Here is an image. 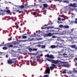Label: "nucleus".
<instances>
[{
	"instance_id": "41",
	"label": "nucleus",
	"mask_w": 77,
	"mask_h": 77,
	"mask_svg": "<svg viewBox=\"0 0 77 77\" xmlns=\"http://www.w3.org/2000/svg\"><path fill=\"white\" fill-rule=\"evenodd\" d=\"M1 14L2 15H5V13L4 12H2Z\"/></svg>"
},
{
	"instance_id": "37",
	"label": "nucleus",
	"mask_w": 77,
	"mask_h": 77,
	"mask_svg": "<svg viewBox=\"0 0 77 77\" xmlns=\"http://www.w3.org/2000/svg\"><path fill=\"white\" fill-rule=\"evenodd\" d=\"M18 13L19 14H20V13H21V12H23V11H18Z\"/></svg>"
},
{
	"instance_id": "62",
	"label": "nucleus",
	"mask_w": 77,
	"mask_h": 77,
	"mask_svg": "<svg viewBox=\"0 0 77 77\" xmlns=\"http://www.w3.org/2000/svg\"><path fill=\"white\" fill-rule=\"evenodd\" d=\"M66 19H68V17H66Z\"/></svg>"
},
{
	"instance_id": "19",
	"label": "nucleus",
	"mask_w": 77,
	"mask_h": 77,
	"mask_svg": "<svg viewBox=\"0 0 77 77\" xmlns=\"http://www.w3.org/2000/svg\"><path fill=\"white\" fill-rule=\"evenodd\" d=\"M60 28H64V26H63V25H60L59 26Z\"/></svg>"
},
{
	"instance_id": "21",
	"label": "nucleus",
	"mask_w": 77,
	"mask_h": 77,
	"mask_svg": "<svg viewBox=\"0 0 77 77\" xmlns=\"http://www.w3.org/2000/svg\"><path fill=\"white\" fill-rule=\"evenodd\" d=\"M2 49L4 50H7V49H8V48L5 47H3L2 48Z\"/></svg>"
},
{
	"instance_id": "61",
	"label": "nucleus",
	"mask_w": 77,
	"mask_h": 77,
	"mask_svg": "<svg viewBox=\"0 0 77 77\" xmlns=\"http://www.w3.org/2000/svg\"><path fill=\"white\" fill-rule=\"evenodd\" d=\"M73 30H74V29H72L71 30L72 31H73Z\"/></svg>"
},
{
	"instance_id": "46",
	"label": "nucleus",
	"mask_w": 77,
	"mask_h": 77,
	"mask_svg": "<svg viewBox=\"0 0 77 77\" xmlns=\"http://www.w3.org/2000/svg\"><path fill=\"white\" fill-rule=\"evenodd\" d=\"M38 17H42V15H41V14H39L38 15Z\"/></svg>"
},
{
	"instance_id": "16",
	"label": "nucleus",
	"mask_w": 77,
	"mask_h": 77,
	"mask_svg": "<svg viewBox=\"0 0 77 77\" xmlns=\"http://www.w3.org/2000/svg\"><path fill=\"white\" fill-rule=\"evenodd\" d=\"M46 59L47 60H48V61H49V62H51L52 63V59L50 60L48 58H46Z\"/></svg>"
},
{
	"instance_id": "43",
	"label": "nucleus",
	"mask_w": 77,
	"mask_h": 77,
	"mask_svg": "<svg viewBox=\"0 0 77 77\" xmlns=\"http://www.w3.org/2000/svg\"><path fill=\"white\" fill-rule=\"evenodd\" d=\"M36 13H39V11L36 10Z\"/></svg>"
},
{
	"instance_id": "53",
	"label": "nucleus",
	"mask_w": 77,
	"mask_h": 77,
	"mask_svg": "<svg viewBox=\"0 0 77 77\" xmlns=\"http://www.w3.org/2000/svg\"><path fill=\"white\" fill-rule=\"evenodd\" d=\"M74 72H75L76 73H77V70H74Z\"/></svg>"
},
{
	"instance_id": "32",
	"label": "nucleus",
	"mask_w": 77,
	"mask_h": 77,
	"mask_svg": "<svg viewBox=\"0 0 77 77\" xmlns=\"http://www.w3.org/2000/svg\"><path fill=\"white\" fill-rule=\"evenodd\" d=\"M49 29H53V26H49Z\"/></svg>"
},
{
	"instance_id": "22",
	"label": "nucleus",
	"mask_w": 77,
	"mask_h": 77,
	"mask_svg": "<svg viewBox=\"0 0 77 77\" xmlns=\"http://www.w3.org/2000/svg\"><path fill=\"white\" fill-rule=\"evenodd\" d=\"M13 45H17V42L16 41L13 42Z\"/></svg>"
},
{
	"instance_id": "25",
	"label": "nucleus",
	"mask_w": 77,
	"mask_h": 77,
	"mask_svg": "<svg viewBox=\"0 0 77 77\" xmlns=\"http://www.w3.org/2000/svg\"><path fill=\"white\" fill-rule=\"evenodd\" d=\"M51 66H53V67H54V68H55V67H56V66L55 64H51Z\"/></svg>"
},
{
	"instance_id": "45",
	"label": "nucleus",
	"mask_w": 77,
	"mask_h": 77,
	"mask_svg": "<svg viewBox=\"0 0 77 77\" xmlns=\"http://www.w3.org/2000/svg\"><path fill=\"white\" fill-rule=\"evenodd\" d=\"M38 3H40V2H42V1L41 0H40L38 1Z\"/></svg>"
},
{
	"instance_id": "48",
	"label": "nucleus",
	"mask_w": 77,
	"mask_h": 77,
	"mask_svg": "<svg viewBox=\"0 0 77 77\" xmlns=\"http://www.w3.org/2000/svg\"><path fill=\"white\" fill-rule=\"evenodd\" d=\"M62 72H63V74H65V73H66V72L63 71Z\"/></svg>"
},
{
	"instance_id": "52",
	"label": "nucleus",
	"mask_w": 77,
	"mask_h": 77,
	"mask_svg": "<svg viewBox=\"0 0 77 77\" xmlns=\"http://www.w3.org/2000/svg\"><path fill=\"white\" fill-rule=\"evenodd\" d=\"M40 56L41 57H42V56H43V54H40Z\"/></svg>"
},
{
	"instance_id": "57",
	"label": "nucleus",
	"mask_w": 77,
	"mask_h": 77,
	"mask_svg": "<svg viewBox=\"0 0 77 77\" xmlns=\"http://www.w3.org/2000/svg\"><path fill=\"white\" fill-rule=\"evenodd\" d=\"M45 2H41L42 3H45Z\"/></svg>"
},
{
	"instance_id": "49",
	"label": "nucleus",
	"mask_w": 77,
	"mask_h": 77,
	"mask_svg": "<svg viewBox=\"0 0 77 77\" xmlns=\"http://www.w3.org/2000/svg\"><path fill=\"white\" fill-rule=\"evenodd\" d=\"M58 1L59 2H62V0H58Z\"/></svg>"
},
{
	"instance_id": "8",
	"label": "nucleus",
	"mask_w": 77,
	"mask_h": 77,
	"mask_svg": "<svg viewBox=\"0 0 77 77\" xmlns=\"http://www.w3.org/2000/svg\"><path fill=\"white\" fill-rule=\"evenodd\" d=\"M76 5H77V4L75 3H74L73 4L71 3L69 5V6L75 8L76 7Z\"/></svg>"
},
{
	"instance_id": "34",
	"label": "nucleus",
	"mask_w": 77,
	"mask_h": 77,
	"mask_svg": "<svg viewBox=\"0 0 77 77\" xmlns=\"http://www.w3.org/2000/svg\"><path fill=\"white\" fill-rule=\"evenodd\" d=\"M37 47H41V45H37Z\"/></svg>"
},
{
	"instance_id": "6",
	"label": "nucleus",
	"mask_w": 77,
	"mask_h": 77,
	"mask_svg": "<svg viewBox=\"0 0 77 77\" xmlns=\"http://www.w3.org/2000/svg\"><path fill=\"white\" fill-rule=\"evenodd\" d=\"M5 47H7L8 48H12L13 47V45H12L10 44L9 43L5 45Z\"/></svg>"
},
{
	"instance_id": "24",
	"label": "nucleus",
	"mask_w": 77,
	"mask_h": 77,
	"mask_svg": "<svg viewBox=\"0 0 77 77\" xmlns=\"http://www.w3.org/2000/svg\"><path fill=\"white\" fill-rule=\"evenodd\" d=\"M23 39H26V38H27V36L24 35H23L22 36Z\"/></svg>"
},
{
	"instance_id": "13",
	"label": "nucleus",
	"mask_w": 77,
	"mask_h": 77,
	"mask_svg": "<svg viewBox=\"0 0 77 77\" xmlns=\"http://www.w3.org/2000/svg\"><path fill=\"white\" fill-rule=\"evenodd\" d=\"M19 7L20 8H27L26 7H24V5H21V6H19Z\"/></svg>"
},
{
	"instance_id": "47",
	"label": "nucleus",
	"mask_w": 77,
	"mask_h": 77,
	"mask_svg": "<svg viewBox=\"0 0 77 77\" xmlns=\"http://www.w3.org/2000/svg\"><path fill=\"white\" fill-rule=\"evenodd\" d=\"M52 38H56V36H52Z\"/></svg>"
},
{
	"instance_id": "15",
	"label": "nucleus",
	"mask_w": 77,
	"mask_h": 77,
	"mask_svg": "<svg viewBox=\"0 0 77 77\" xmlns=\"http://www.w3.org/2000/svg\"><path fill=\"white\" fill-rule=\"evenodd\" d=\"M15 24L16 25L15 27H16L17 29H18L19 27V26H18V24H17V23H15Z\"/></svg>"
},
{
	"instance_id": "50",
	"label": "nucleus",
	"mask_w": 77,
	"mask_h": 77,
	"mask_svg": "<svg viewBox=\"0 0 77 77\" xmlns=\"http://www.w3.org/2000/svg\"><path fill=\"white\" fill-rule=\"evenodd\" d=\"M48 25H51V24H50V23H48V24L47 25V26H48Z\"/></svg>"
},
{
	"instance_id": "9",
	"label": "nucleus",
	"mask_w": 77,
	"mask_h": 77,
	"mask_svg": "<svg viewBox=\"0 0 77 77\" xmlns=\"http://www.w3.org/2000/svg\"><path fill=\"white\" fill-rule=\"evenodd\" d=\"M43 6L44 9H47V7H50V6H48L47 4H43Z\"/></svg>"
},
{
	"instance_id": "2",
	"label": "nucleus",
	"mask_w": 77,
	"mask_h": 77,
	"mask_svg": "<svg viewBox=\"0 0 77 77\" xmlns=\"http://www.w3.org/2000/svg\"><path fill=\"white\" fill-rule=\"evenodd\" d=\"M54 67L51 66L50 67V68L49 67H48L45 70V71L46 73H48V74H50V69L51 71L53 70V69H54Z\"/></svg>"
},
{
	"instance_id": "18",
	"label": "nucleus",
	"mask_w": 77,
	"mask_h": 77,
	"mask_svg": "<svg viewBox=\"0 0 77 77\" xmlns=\"http://www.w3.org/2000/svg\"><path fill=\"white\" fill-rule=\"evenodd\" d=\"M69 27L68 25L66 26H64V28H65V29H68V28H69Z\"/></svg>"
},
{
	"instance_id": "38",
	"label": "nucleus",
	"mask_w": 77,
	"mask_h": 77,
	"mask_svg": "<svg viewBox=\"0 0 77 77\" xmlns=\"http://www.w3.org/2000/svg\"><path fill=\"white\" fill-rule=\"evenodd\" d=\"M57 23L58 24H60V23H62V22H60L59 21H57Z\"/></svg>"
},
{
	"instance_id": "26",
	"label": "nucleus",
	"mask_w": 77,
	"mask_h": 77,
	"mask_svg": "<svg viewBox=\"0 0 77 77\" xmlns=\"http://www.w3.org/2000/svg\"><path fill=\"white\" fill-rule=\"evenodd\" d=\"M6 12L7 13H8V14H10V13H11V11H10V10H7L6 11Z\"/></svg>"
},
{
	"instance_id": "40",
	"label": "nucleus",
	"mask_w": 77,
	"mask_h": 77,
	"mask_svg": "<svg viewBox=\"0 0 77 77\" xmlns=\"http://www.w3.org/2000/svg\"><path fill=\"white\" fill-rule=\"evenodd\" d=\"M36 12H33V15H36Z\"/></svg>"
},
{
	"instance_id": "20",
	"label": "nucleus",
	"mask_w": 77,
	"mask_h": 77,
	"mask_svg": "<svg viewBox=\"0 0 77 77\" xmlns=\"http://www.w3.org/2000/svg\"><path fill=\"white\" fill-rule=\"evenodd\" d=\"M26 41H27V40H19V42H26Z\"/></svg>"
},
{
	"instance_id": "64",
	"label": "nucleus",
	"mask_w": 77,
	"mask_h": 77,
	"mask_svg": "<svg viewBox=\"0 0 77 77\" xmlns=\"http://www.w3.org/2000/svg\"><path fill=\"white\" fill-rule=\"evenodd\" d=\"M75 20H76V21H77V18L75 19Z\"/></svg>"
},
{
	"instance_id": "28",
	"label": "nucleus",
	"mask_w": 77,
	"mask_h": 77,
	"mask_svg": "<svg viewBox=\"0 0 77 77\" xmlns=\"http://www.w3.org/2000/svg\"><path fill=\"white\" fill-rule=\"evenodd\" d=\"M45 48V46L44 45H42V48Z\"/></svg>"
},
{
	"instance_id": "29",
	"label": "nucleus",
	"mask_w": 77,
	"mask_h": 77,
	"mask_svg": "<svg viewBox=\"0 0 77 77\" xmlns=\"http://www.w3.org/2000/svg\"><path fill=\"white\" fill-rule=\"evenodd\" d=\"M48 75H44L43 77H48Z\"/></svg>"
},
{
	"instance_id": "59",
	"label": "nucleus",
	"mask_w": 77,
	"mask_h": 77,
	"mask_svg": "<svg viewBox=\"0 0 77 77\" xmlns=\"http://www.w3.org/2000/svg\"><path fill=\"white\" fill-rule=\"evenodd\" d=\"M38 44H41V43L40 42H38Z\"/></svg>"
},
{
	"instance_id": "1",
	"label": "nucleus",
	"mask_w": 77,
	"mask_h": 77,
	"mask_svg": "<svg viewBox=\"0 0 77 77\" xmlns=\"http://www.w3.org/2000/svg\"><path fill=\"white\" fill-rule=\"evenodd\" d=\"M15 60H16V58H12L11 60H8V63L9 64L11 65L14 63H15L16 62Z\"/></svg>"
},
{
	"instance_id": "31",
	"label": "nucleus",
	"mask_w": 77,
	"mask_h": 77,
	"mask_svg": "<svg viewBox=\"0 0 77 77\" xmlns=\"http://www.w3.org/2000/svg\"><path fill=\"white\" fill-rule=\"evenodd\" d=\"M37 49L36 48H33L32 49V51H37Z\"/></svg>"
},
{
	"instance_id": "35",
	"label": "nucleus",
	"mask_w": 77,
	"mask_h": 77,
	"mask_svg": "<svg viewBox=\"0 0 77 77\" xmlns=\"http://www.w3.org/2000/svg\"><path fill=\"white\" fill-rule=\"evenodd\" d=\"M45 29H50L49 26L45 27Z\"/></svg>"
},
{
	"instance_id": "58",
	"label": "nucleus",
	"mask_w": 77,
	"mask_h": 77,
	"mask_svg": "<svg viewBox=\"0 0 77 77\" xmlns=\"http://www.w3.org/2000/svg\"><path fill=\"white\" fill-rule=\"evenodd\" d=\"M75 60H77V58H75Z\"/></svg>"
},
{
	"instance_id": "39",
	"label": "nucleus",
	"mask_w": 77,
	"mask_h": 77,
	"mask_svg": "<svg viewBox=\"0 0 77 77\" xmlns=\"http://www.w3.org/2000/svg\"><path fill=\"white\" fill-rule=\"evenodd\" d=\"M42 40V38H37L38 41H39V40Z\"/></svg>"
},
{
	"instance_id": "44",
	"label": "nucleus",
	"mask_w": 77,
	"mask_h": 77,
	"mask_svg": "<svg viewBox=\"0 0 77 77\" xmlns=\"http://www.w3.org/2000/svg\"><path fill=\"white\" fill-rule=\"evenodd\" d=\"M46 11V10H44L42 11V12H45Z\"/></svg>"
},
{
	"instance_id": "51",
	"label": "nucleus",
	"mask_w": 77,
	"mask_h": 77,
	"mask_svg": "<svg viewBox=\"0 0 77 77\" xmlns=\"http://www.w3.org/2000/svg\"><path fill=\"white\" fill-rule=\"evenodd\" d=\"M11 40H12V37H10V39H9V41H11Z\"/></svg>"
},
{
	"instance_id": "14",
	"label": "nucleus",
	"mask_w": 77,
	"mask_h": 77,
	"mask_svg": "<svg viewBox=\"0 0 77 77\" xmlns=\"http://www.w3.org/2000/svg\"><path fill=\"white\" fill-rule=\"evenodd\" d=\"M32 65H33L34 66L36 65V63L35 61H32Z\"/></svg>"
},
{
	"instance_id": "23",
	"label": "nucleus",
	"mask_w": 77,
	"mask_h": 77,
	"mask_svg": "<svg viewBox=\"0 0 77 77\" xmlns=\"http://www.w3.org/2000/svg\"><path fill=\"white\" fill-rule=\"evenodd\" d=\"M69 10L70 11H73V9H72V8H71V7H69L68 8Z\"/></svg>"
},
{
	"instance_id": "42",
	"label": "nucleus",
	"mask_w": 77,
	"mask_h": 77,
	"mask_svg": "<svg viewBox=\"0 0 77 77\" xmlns=\"http://www.w3.org/2000/svg\"><path fill=\"white\" fill-rule=\"evenodd\" d=\"M63 55L64 56H66L67 55V54L66 53H64L63 54Z\"/></svg>"
},
{
	"instance_id": "27",
	"label": "nucleus",
	"mask_w": 77,
	"mask_h": 77,
	"mask_svg": "<svg viewBox=\"0 0 77 77\" xmlns=\"http://www.w3.org/2000/svg\"><path fill=\"white\" fill-rule=\"evenodd\" d=\"M29 50V51H32V50H33V49H32V48H28Z\"/></svg>"
},
{
	"instance_id": "55",
	"label": "nucleus",
	"mask_w": 77,
	"mask_h": 77,
	"mask_svg": "<svg viewBox=\"0 0 77 77\" xmlns=\"http://www.w3.org/2000/svg\"><path fill=\"white\" fill-rule=\"evenodd\" d=\"M23 9V10L24 11H26V9H25V8H24L23 9Z\"/></svg>"
},
{
	"instance_id": "60",
	"label": "nucleus",
	"mask_w": 77,
	"mask_h": 77,
	"mask_svg": "<svg viewBox=\"0 0 77 77\" xmlns=\"http://www.w3.org/2000/svg\"><path fill=\"white\" fill-rule=\"evenodd\" d=\"M50 24H53V23L52 22H51V23Z\"/></svg>"
},
{
	"instance_id": "10",
	"label": "nucleus",
	"mask_w": 77,
	"mask_h": 77,
	"mask_svg": "<svg viewBox=\"0 0 77 77\" xmlns=\"http://www.w3.org/2000/svg\"><path fill=\"white\" fill-rule=\"evenodd\" d=\"M53 33H51L50 32L48 33V34H47V36H51L53 35Z\"/></svg>"
},
{
	"instance_id": "4",
	"label": "nucleus",
	"mask_w": 77,
	"mask_h": 77,
	"mask_svg": "<svg viewBox=\"0 0 77 77\" xmlns=\"http://www.w3.org/2000/svg\"><path fill=\"white\" fill-rule=\"evenodd\" d=\"M62 45H53L51 46V47H50V48H57L58 47H60Z\"/></svg>"
},
{
	"instance_id": "54",
	"label": "nucleus",
	"mask_w": 77,
	"mask_h": 77,
	"mask_svg": "<svg viewBox=\"0 0 77 77\" xmlns=\"http://www.w3.org/2000/svg\"><path fill=\"white\" fill-rule=\"evenodd\" d=\"M61 17H64V15L63 14L61 15Z\"/></svg>"
},
{
	"instance_id": "17",
	"label": "nucleus",
	"mask_w": 77,
	"mask_h": 77,
	"mask_svg": "<svg viewBox=\"0 0 77 77\" xmlns=\"http://www.w3.org/2000/svg\"><path fill=\"white\" fill-rule=\"evenodd\" d=\"M63 3H67L68 4L69 3V1L68 0H66V1H63Z\"/></svg>"
},
{
	"instance_id": "36",
	"label": "nucleus",
	"mask_w": 77,
	"mask_h": 77,
	"mask_svg": "<svg viewBox=\"0 0 77 77\" xmlns=\"http://www.w3.org/2000/svg\"><path fill=\"white\" fill-rule=\"evenodd\" d=\"M33 40H34V38H32V39H30V41H33Z\"/></svg>"
},
{
	"instance_id": "11",
	"label": "nucleus",
	"mask_w": 77,
	"mask_h": 77,
	"mask_svg": "<svg viewBox=\"0 0 77 77\" xmlns=\"http://www.w3.org/2000/svg\"><path fill=\"white\" fill-rule=\"evenodd\" d=\"M13 11H15L16 12H18V11H19V10H17V9H16V8H14L13 9Z\"/></svg>"
},
{
	"instance_id": "30",
	"label": "nucleus",
	"mask_w": 77,
	"mask_h": 77,
	"mask_svg": "<svg viewBox=\"0 0 77 77\" xmlns=\"http://www.w3.org/2000/svg\"><path fill=\"white\" fill-rule=\"evenodd\" d=\"M75 47V45H72L71 46V48H74Z\"/></svg>"
},
{
	"instance_id": "33",
	"label": "nucleus",
	"mask_w": 77,
	"mask_h": 77,
	"mask_svg": "<svg viewBox=\"0 0 77 77\" xmlns=\"http://www.w3.org/2000/svg\"><path fill=\"white\" fill-rule=\"evenodd\" d=\"M58 21H61V18L60 17H58Z\"/></svg>"
},
{
	"instance_id": "3",
	"label": "nucleus",
	"mask_w": 77,
	"mask_h": 77,
	"mask_svg": "<svg viewBox=\"0 0 77 77\" xmlns=\"http://www.w3.org/2000/svg\"><path fill=\"white\" fill-rule=\"evenodd\" d=\"M62 66H64V67H66V68H69L71 66V64L69 63H68L67 62H66L65 64H64L62 65Z\"/></svg>"
},
{
	"instance_id": "63",
	"label": "nucleus",
	"mask_w": 77,
	"mask_h": 77,
	"mask_svg": "<svg viewBox=\"0 0 77 77\" xmlns=\"http://www.w3.org/2000/svg\"><path fill=\"white\" fill-rule=\"evenodd\" d=\"M2 53H2V52H0V54H2Z\"/></svg>"
},
{
	"instance_id": "12",
	"label": "nucleus",
	"mask_w": 77,
	"mask_h": 77,
	"mask_svg": "<svg viewBox=\"0 0 77 77\" xmlns=\"http://www.w3.org/2000/svg\"><path fill=\"white\" fill-rule=\"evenodd\" d=\"M58 41H62V42H64V40H62V39H61L60 38H58Z\"/></svg>"
},
{
	"instance_id": "5",
	"label": "nucleus",
	"mask_w": 77,
	"mask_h": 77,
	"mask_svg": "<svg viewBox=\"0 0 77 77\" xmlns=\"http://www.w3.org/2000/svg\"><path fill=\"white\" fill-rule=\"evenodd\" d=\"M46 57H48V58H49V59H54V56L53 55L51 54L49 55L48 54H47L46 55Z\"/></svg>"
},
{
	"instance_id": "56",
	"label": "nucleus",
	"mask_w": 77,
	"mask_h": 77,
	"mask_svg": "<svg viewBox=\"0 0 77 77\" xmlns=\"http://www.w3.org/2000/svg\"><path fill=\"white\" fill-rule=\"evenodd\" d=\"M20 26H23V23H21L20 24Z\"/></svg>"
},
{
	"instance_id": "7",
	"label": "nucleus",
	"mask_w": 77,
	"mask_h": 77,
	"mask_svg": "<svg viewBox=\"0 0 77 77\" xmlns=\"http://www.w3.org/2000/svg\"><path fill=\"white\" fill-rule=\"evenodd\" d=\"M51 63H54V64H55L56 65H57V64H58V63H59V61L57 60H52Z\"/></svg>"
}]
</instances>
